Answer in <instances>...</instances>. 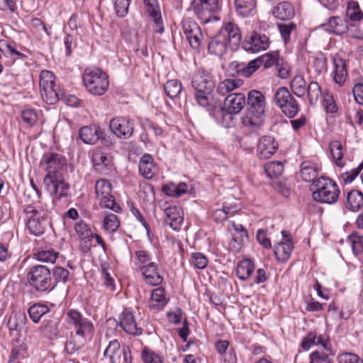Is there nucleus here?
<instances>
[{"label":"nucleus","mask_w":363,"mask_h":363,"mask_svg":"<svg viewBox=\"0 0 363 363\" xmlns=\"http://www.w3.org/2000/svg\"><path fill=\"white\" fill-rule=\"evenodd\" d=\"M245 116L242 118L245 126L259 127L262 125L266 113L264 95L258 90H251L247 94Z\"/></svg>","instance_id":"1"},{"label":"nucleus","mask_w":363,"mask_h":363,"mask_svg":"<svg viewBox=\"0 0 363 363\" xmlns=\"http://www.w3.org/2000/svg\"><path fill=\"white\" fill-rule=\"evenodd\" d=\"M311 189L313 191V199L320 203L334 204L338 201L340 194V190L335 182L323 176L313 182Z\"/></svg>","instance_id":"2"},{"label":"nucleus","mask_w":363,"mask_h":363,"mask_svg":"<svg viewBox=\"0 0 363 363\" xmlns=\"http://www.w3.org/2000/svg\"><path fill=\"white\" fill-rule=\"evenodd\" d=\"M82 80L86 91L94 96L104 95L109 86L107 74L98 67L86 68Z\"/></svg>","instance_id":"3"},{"label":"nucleus","mask_w":363,"mask_h":363,"mask_svg":"<svg viewBox=\"0 0 363 363\" xmlns=\"http://www.w3.org/2000/svg\"><path fill=\"white\" fill-rule=\"evenodd\" d=\"M191 84L195 89V99L197 103L206 107L209 104V96L215 86L212 77L204 71L196 72L191 79Z\"/></svg>","instance_id":"4"},{"label":"nucleus","mask_w":363,"mask_h":363,"mask_svg":"<svg viewBox=\"0 0 363 363\" xmlns=\"http://www.w3.org/2000/svg\"><path fill=\"white\" fill-rule=\"evenodd\" d=\"M27 279L29 284L38 292L53 290L51 270L45 265L37 264L31 267L27 274Z\"/></svg>","instance_id":"5"},{"label":"nucleus","mask_w":363,"mask_h":363,"mask_svg":"<svg viewBox=\"0 0 363 363\" xmlns=\"http://www.w3.org/2000/svg\"><path fill=\"white\" fill-rule=\"evenodd\" d=\"M274 102L289 118H294L300 111V106L286 87H279L274 94Z\"/></svg>","instance_id":"6"},{"label":"nucleus","mask_w":363,"mask_h":363,"mask_svg":"<svg viewBox=\"0 0 363 363\" xmlns=\"http://www.w3.org/2000/svg\"><path fill=\"white\" fill-rule=\"evenodd\" d=\"M55 77L48 70L41 71L39 76V86L41 96L48 104H55L60 99V95L55 89Z\"/></svg>","instance_id":"7"},{"label":"nucleus","mask_w":363,"mask_h":363,"mask_svg":"<svg viewBox=\"0 0 363 363\" xmlns=\"http://www.w3.org/2000/svg\"><path fill=\"white\" fill-rule=\"evenodd\" d=\"M27 218V228L30 234L39 236L43 234L47 223L43 211L27 207L25 213Z\"/></svg>","instance_id":"8"},{"label":"nucleus","mask_w":363,"mask_h":363,"mask_svg":"<svg viewBox=\"0 0 363 363\" xmlns=\"http://www.w3.org/2000/svg\"><path fill=\"white\" fill-rule=\"evenodd\" d=\"M43 182L46 190L57 199L60 200L67 196L69 185L59 174H46Z\"/></svg>","instance_id":"9"},{"label":"nucleus","mask_w":363,"mask_h":363,"mask_svg":"<svg viewBox=\"0 0 363 363\" xmlns=\"http://www.w3.org/2000/svg\"><path fill=\"white\" fill-rule=\"evenodd\" d=\"M66 321L75 328L77 335L84 337L94 330L93 323L76 309L67 311Z\"/></svg>","instance_id":"10"},{"label":"nucleus","mask_w":363,"mask_h":363,"mask_svg":"<svg viewBox=\"0 0 363 363\" xmlns=\"http://www.w3.org/2000/svg\"><path fill=\"white\" fill-rule=\"evenodd\" d=\"M183 33L190 46L195 50L199 49L203 39L201 28L191 18H185L182 21Z\"/></svg>","instance_id":"11"},{"label":"nucleus","mask_w":363,"mask_h":363,"mask_svg":"<svg viewBox=\"0 0 363 363\" xmlns=\"http://www.w3.org/2000/svg\"><path fill=\"white\" fill-rule=\"evenodd\" d=\"M91 161L94 169L102 175L109 174L113 169L112 157L101 148H96L93 150Z\"/></svg>","instance_id":"12"},{"label":"nucleus","mask_w":363,"mask_h":363,"mask_svg":"<svg viewBox=\"0 0 363 363\" xmlns=\"http://www.w3.org/2000/svg\"><path fill=\"white\" fill-rule=\"evenodd\" d=\"M269 37L265 34L256 31L247 35L242 43V48L244 50L252 53L265 50L269 48Z\"/></svg>","instance_id":"13"},{"label":"nucleus","mask_w":363,"mask_h":363,"mask_svg":"<svg viewBox=\"0 0 363 363\" xmlns=\"http://www.w3.org/2000/svg\"><path fill=\"white\" fill-rule=\"evenodd\" d=\"M111 131L120 139L130 138L134 132V124L126 117H116L110 121Z\"/></svg>","instance_id":"14"},{"label":"nucleus","mask_w":363,"mask_h":363,"mask_svg":"<svg viewBox=\"0 0 363 363\" xmlns=\"http://www.w3.org/2000/svg\"><path fill=\"white\" fill-rule=\"evenodd\" d=\"M66 164L65 157L52 152L45 153L40 163V165L48 172L47 174H58L57 171Z\"/></svg>","instance_id":"15"},{"label":"nucleus","mask_w":363,"mask_h":363,"mask_svg":"<svg viewBox=\"0 0 363 363\" xmlns=\"http://www.w3.org/2000/svg\"><path fill=\"white\" fill-rule=\"evenodd\" d=\"M191 8L198 16L205 21L209 18L211 13L218 10V0H192Z\"/></svg>","instance_id":"16"},{"label":"nucleus","mask_w":363,"mask_h":363,"mask_svg":"<svg viewBox=\"0 0 363 363\" xmlns=\"http://www.w3.org/2000/svg\"><path fill=\"white\" fill-rule=\"evenodd\" d=\"M218 33L223 35L232 50H236L239 47L242 35L238 26L235 23L230 21L224 23Z\"/></svg>","instance_id":"17"},{"label":"nucleus","mask_w":363,"mask_h":363,"mask_svg":"<svg viewBox=\"0 0 363 363\" xmlns=\"http://www.w3.org/2000/svg\"><path fill=\"white\" fill-rule=\"evenodd\" d=\"M118 319V325L126 333L135 336L143 333L142 328L138 326L135 316L130 309L125 308Z\"/></svg>","instance_id":"18"},{"label":"nucleus","mask_w":363,"mask_h":363,"mask_svg":"<svg viewBox=\"0 0 363 363\" xmlns=\"http://www.w3.org/2000/svg\"><path fill=\"white\" fill-rule=\"evenodd\" d=\"M278 147V143L273 137L263 136L257 143V155L260 159H267L277 152Z\"/></svg>","instance_id":"19"},{"label":"nucleus","mask_w":363,"mask_h":363,"mask_svg":"<svg viewBox=\"0 0 363 363\" xmlns=\"http://www.w3.org/2000/svg\"><path fill=\"white\" fill-rule=\"evenodd\" d=\"M349 20L347 18L340 16H332L328 19L327 23L320 26L327 32L337 35L346 33L348 30Z\"/></svg>","instance_id":"20"},{"label":"nucleus","mask_w":363,"mask_h":363,"mask_svg":"<svg viewBox=\"0 0 363 363\" xmlns=\"http://www.w3.org/2000/svg\"><path fill=\"white\" fill-rule=\"evenodd\" d=\"M143 1L147 12L154 21L155 31L162 34L164 32V26L157 0H143Z\"/></svg>","instance_id":"21"},{"label":"nucleus","mask_w":363,"mask_h":363,"mask_svg":"<svg viewBox=\"0 0 363 363\" xmlns=\"http://www.w3.org/2000/svg\"><path fill=\"white\" fill-rule=\"evenodd\" d=\"M164 221L169 225L174 230L180 229L184 220L183 211L179 206H169L164 208Z\"/></svg>","instance_id":"22"},{"label":"nucleus","mask_w":363,"mask_h":363,"mask_svg":"<svg viewBox=\"0 0 363 363\" xmlns=\"http://www.w3.org/2000/svg\"><path fill=\"white\" fill-rule=\"evenodd\" d=\"M333 63L334 66L333 80L337 84L342 86L348 76L346 60L336 54L333 57Z\"/></svg>","instance_id":"23"},{"label":"nucleus","mask_w":363,"mask_h":363,"mask_svg":"<svg viewBox=\"0 0 363 363\" xmlns=\"http://www.w3.org/2000/svg\"><path fill=\"white\" fill-rule=\"evenodd\" d=\"M245 104L246 97L244 94L233 93L227 95L225 99L224 106L223 108H224L225 110L237 114L242 110Z\"/></svg>","instance_id":"24"},{"label":"nucleus","mask_w":363,"mask_h":363,"mask_svg":"<svg viewBox=\"0 0 363 363\" xmlns=\"http://www.w3.org/2000/svg\"><path fill=\"white\" fill-rule=\"evenodd\" d=\"M255 61H250L247 65L237 61H233L228 67V72L233 77L242 76L250 77L255 72Z\"/></svg>","instance_id":"25"},{"label":"nucleus","mask_w":363,"mask_h":363,"mask_svg":"<svg viewBox=\"0 0 363 363\" xmlns=\"http://www.w3.org/2000/svg\"><path fill=\"white\" fill-rule=\"evenodd\" d=\"M140 270L144 276L145 281L150 285L157 286L160 284L162 281V277L159 274L157 265L155 262H150L143 265Z\"/></svg>","instance_id":"26"},{"label":"nucleus","mask_w":363,"mask_h":363,"mask_svg":"<svg viewBox=\"0 0 363 363\" xmlns=\"http://www.w3.org/2000/svg\"><path fill=\"white\" fill-rule=\"evenodd\" d=\"M138 169L140 174L147 179H151L155 174L156 166L154 159L150 154L143 155L139 161Z\"/></svg>","instance_id":"27"},{"label":"nucleus","mask_w":363,"mask_h":363,"mask_svg":"<svg viewBox=\"0 0 363 363\" xmlns=\"http://www.w3.org/2000/svg\"><path fill=\"white\" fill-rule=\"evenodd\" d=\"M60 320L57 318L44 320L40 327V331L43 336L48 339L57 338L59 336Z\"/></svg>","instance_id":"28"},{"label":"nucleus","mask_w":363,"mask_h":363,"mask_svg":"<svg viewBox=\"0 0 363 363\" xmlns=\"http://www.w3.org/2000/svg\"><path fill=\"white\" fill-rule=\"evenodd\" d=\"M100 128L96 125H86L79 130V137L85 144L94 145L100 138Z\"/></svg>","instance_id":"29"},{"label":"nucleus","mask_w":363,"mask_h":363,"mask_svg":"<svg viewBox=\"0 0 363 363\" xmlns=\"http://www.w3.org/2000/svg\"><path fill=\"white\" fill-rule=\"evenodd\" d=\"M272 15L277 19L287 21L294 16V9L292 4L288 1L278 3L272 9Z\"/></svg>","instance_id":"30"},{"label":"nucleus","mask_w":363,"mask_h":363,"mask_svg":"<svg viewBox=\"0 0 363 363\" xmlns=\"http://www.w3.org/2000/svg\"><path fill=\"white\" fill-rule=\"evenodd\" d=\"M227 45V41L223 38V35H220L218 33L216 36L212 38L211 41L208 43V52L211 55L221 57L226 52Z\"/></svg>","instance_id":"31"},{"label":"nucleus","mask_w":363,"mask_h":363,"mask_svg":"<svg viewBox=\"0 0 363 363\" xmlns=\"http://www.w3.org/2000/svg\"><path fill=\"white\" fill-rule=\"evenodd\" d=\"M236 12L242 17L253 16L256 13V0H235Z\"/></svg>","instance_id":"32"},{"label":"nucleus","mask_w":363,"mask_h":363,"mask_svg":"<svg viewBox=\"0 0 363 363\" xmlns=\"http://www.w3.org/2000/svg\"><path fill=\"white\" fill-rule=\"evenodd\" d=\"M167 301L165 297V290L158 287L152 291L149 307L154 311H160L166 306Z\"/></svg>","instance_id":"33"},{"label":"nucleus","mask_w":363,"mask_h":363,"mask_svg":"<svg viewBox=\"0 0 363 363\" xmlns=\"http://www.w3.org/2000/svg\"><path fill=\"white\" fill-rule=\"evenodd\" d=\"M346 208L356 212L363 208V194L358 190H351L347 193Z\"/></svg>","instance_id":"34"},{"label":"nucleus","mask_w":363,"mask_h":363,"mask_svg":"<svg viewBox=\"0 0 363 363\" xmlns=\"http://www.w3.org/2000/svg\"><path fill=\"white\" fill-rule=\"evenodd\" d=\"M300 175L306 182H312L311 188H313V182L317 180L318 172L311 162L305 161L301 164Z\"/></svg>","instance_id":"35"},{"label":"nucleus","mask_w":363,"mask_h":363,"mask_svg":"<svg viewBox=\"0 0 363 363\" xmlns=\"http://www.w3.org/2000/svg\"><path fill=\"white\" fill-rule=\"evenodd\" d=\"M293 249L294 242H279L274 245V252L279 262H286L289 259Z\"/></svg>","instance_id":"36"},{"label":"nucleus","mask_w":363,"mask_h":363,"mask_svg":"<svg viewBox=\"0 0 363 363\" xmlns=\"http://www.w3.org/2000/svg\"><path fill=\"white\" fill-rule=\"evenodd\" d=\"M123 354V349L121 350V345L117 340L109 342V344L104 351L105 357H108L111 363H120Z\"/></svg>","instance_id":"37"},{"label":"nucleus","mask_w":363,"mask_h":363,"mask_svg":"<svg viewBox=\"0 0 363 363\" xmlns=\"http://www.w3.org/2000/svg\"><path fill=\"white\" fill-rule=\"evenodd\" d=\"M26 322V313L23 311H17L11 313L7 325L10 330L21 331L25 328Z\"/></svg>","instance_id":"38"},{"label":"nucleus","mask_w":363,"mask_h":363,"mask_svg":"<svg viewBox=\"0 0 363 363\" xmlns=\"http://www.w3.org/2000/svg\"><path fill=\"white\" fill-rule=\"evenodd\" d=\"M255 264L250 259H243L238 264L236 274L239 279L247 280L253 273Z\"/></svg>","instance_id":"39"},{"label":"nucleus","mask_w":363,"mask_h":363,"mask_svg":"<svg viewBox=\"0 0 363 363\" xmlns=\"http://www.w3.org/2000/svg\"><path fill=\"white\" fill-rule=\"evenodd\" d=\"M242 84L243 81L240 79H226L218 84L216 91L219 95L224 96Z\"/></svg>","instance_id":"40"},{"label":"nucleus","mask_w":363,"mask_h":363,"mask_svg":"<svg viewBox=\"0 0 363 363\" xmlns=\"http://www.w3.org/2000/svg\"><path fill=\"white\" fill-rule=\"evenodd\" d=\"M50 311V308L42 303H35L30 306L28 309V313L30 318L33 323H39L43 315L48 313Z\"/></svg>","instance_id":"41"},{"label":"nucleus","mask_w":363,"mask_h":363,"mask_svg":"<svg viewBox=\"0 0 363 363\" xmlns=\"http://www.w3.org/2000/svg\"><path fill=\"white\" fill-rule=\"evenodd\" d=\"M280 57L277 52H272L270 53L264 54L255 60H252V61H255L257 63L255 64V71L261 66L267 69L269 68L272 66H275L277 62H279Z\"/></svg>","instance_id":"42"},{"label":"nucleus","mask_w":363,"mask_h":363,"mask_svg":"<svg viewBox=\"0 0 363 363\" xmlns=\"http://www.w3.org/2000/svg\"><path fill=\"white\" fill-rule=\"evenodd\" d=\"M329 148L335 164L339 167H343L345 162L343 147L339 140H333L330 143Z\"/></svg>","instance_id":"43"},{"label":"nucleus","mask_w":363,"mask_h":363,"mask_svg":"<svg viewBox=\"0 0 363 363\" xmlns=\"http://www.w3.org/2000/svg\"><path fill=\"white\" fill-rule=\"evenodd\" d=\"M234 114L233 112L225 110L223 107L213 111L216 120L226 128L233 125Z\"/></svg>","instance_id":"44"},{"label":"nucleus","mask_w":363,"mask_h":363,"mask_svg":"<svg viewBox=\"0 0 363 363\" xmlns=\"http://www.w3.org/2000/svg\"><path fill=\"white\" fill-rule=\"evenodd\" d=\"M52 276V284H54V289L57 285V284L60 282L66 283L68 281L69 277V272L62 267L55 266L52 268L51 271V277Z\"/></svg>","instance_id":"45"},{"label":"nucleus","mask_w":363,"mask_h":363,"mask_svg":"<svg viewBox=\"0 0 363 363\" xmlns=\"http://www.w3.org/2000/svg\"><path fill=\"white\" fill-rule=\"evenodd\" d=\"M164 90L170 99L177 98L182 91V83L177 79L169 80L164 84Z\"/></svg>","instance_id":"46"},{"label":"nucleus","mask_w":363,"mask_h":363,"mask_svg":"<svg viewBox=\"0 0 363 363\" xmlns=\"http://www.w3.org/2000/svg\"><path fill=\"white\" fill-rule=\"evenodd\" d=\"M306 82L301 75H296L291 82L290 86L293 93L299 98L305 96Z\"/></svg>","instance_id":"47"},{"label":"nucleus","mask_w":363,"mask_h":363,"mask_svg":"<svg viewBox=\"0 0 363 363\" xmlns=\"http://www.w3.org/2000/svg\"><path fill=\"white\" fill-rule=\"evenodd\" d=\"M0 51L4 55L9 54L11 56L16 55L19 58H24L26 55L17 50V45L6 40H0Z\"/></svg>","instance_id":"48"},{"label":"nucleus","mask_w":363,"mask_h":363,"mask_svg":"<svg viewBox=\"0 0 363 363\" xmlns=\"http://www.w3.org/2000/svg\"><path fill=\"white\" fill-rule=\"evenodd\" d=\"M306 91L310 104L315 105L322 95L320 85L318 82L312 81L308 85Z\"/></svg>","instance_id":"49"},{"label":"nucleus","mask_w":363,"mask_h":363,"mask_svg":"<svg viewBox=\"0 0 363 363\" xmlns=\"http://www.w3.org/2000/svg\"><path fill=\"white\" fill-rule=\"evenodd\" d=\"M95 191L97 199H100L103 196H108L111 194L112 186L108 181L104 179H100L96 182Z\"/></svg>","instance_id":"50"},{"label":"nucleus","mask_w":363,"mask_h":363,"mask_svg":"<svg viewBox=\"0 0 363 363\" xmlns=\"http://www.w3.org/2000/svg\"><path fill=\"white\" fill-rule=\"evenodd\" d=\"M59 253L53 249L43 250L34 254L35 259L40 262L53 264L58 257Z\"/></svg>","instance_id":"51"},{"label":"nucleus","mask_w":363,"mask_h":363,"mask_svg":"<svg viewBox=\"0 0 363 363\" xmlns=\"http://www.w3.org/2000/svg\"><path fill=\"white\" fill-rule=\"evenodd\" d=\"M264 169L267 176L270 178H277L284 171V165L281 162L273 161L264 165Z\"/></svg>","instance_id":"52"},{"label":"nucleus","mask_w":363,"mask_h":363,"mask_svg":"<svg viewBox=\"0 0 363 363\" xmlns=\"http://www.w3.org/2000/svg\"><path fill=\"white\" fill-rule=\"evenodd\" d=\"M40 196L36 194L35 192H31L30 190H26L24 192V205L23 211L26 213L27 207H32L35 209H38V203H40Z\"/></svg>","instance_id":"53"},{"label":"nucleus","mask_w":363,"mask_h":363,"mask_svg":"<svg viewBox=\"0 0 363 363\" xmlns=\"http://www.w3.org/2000/svg\"><path fill=\"white\" fill-rule=\"evenodd\" d=\"M352 252L355 255H357L363 251V235H359L357 233H352L347 237Z\"/></svg>","instance_id":"54"},{"label":"nucleus","mask_w":363,"mask_h":363,"mask_svg":"<svg viewBox=\"0 0 363 363\" xmlns=\"http://www.w3.org/2000/svg\"><path fill=\"white\" fill-rule=\"evenodd\" d=\"M120 225L118 217L113 213L106 215L103 220L104 229L109 233L116 232Z\"/></svg>","instance_id":"55"},{"label":"nucleus","mask_w":363,"mask_h":363,"mask_svg":"<svg viewBox=\"0 0 363 363\" xmlns=\"http://www.w3.org/2000/svg\"><path fill=\"white\" fill-rule=\"evenodd\" d=\"M141 359L144 363H162L163 357L147 347H145L141 353Z\"/></svg>","instance_id":"56"},{"label":"nucleus","mask_w":363,"mask_h":363,"mask_svg":"<svg viewBox=\"0 0 363 363\" xmlns=\"http://www.w3.org/2000/svg\"><path fill=\"white\" fill-rule=\"evenodd\" d=\"M327 57L323 52H319L313 57V67L317 74L319 75L327 70Z\"/></svg>","instance_id":"57"},{"label":"nucleus","mask_w":363,"mask_h":363,"mask_svg":"<svg viewBox=\"0 0 363 363\" xmlns=\"http://www.w3.org/2000/svg\"><path fill=\"white\" fill-rule=\"evenodd\" d=\"M74 230L77 235L81 239L93 238L94 236L89 225L82 220H80L75 223Z\"/></svg>","instance_id":"58"},{"label":"nucleus","mask_w":363,"mask_h":363,"mask_svg":"<svg viewBox=\"0 0 363 363\" xmlns=\"http://www.w3.org/2000/svg\"><path fill=\"white\" fill-rule=\"evenodd\" d=\"M99 199L101 207L111 209L116 213L121 211L120 205L116 201L115 198L111 194L108 196H103Z\"/></svg>","instance_id":"59"},{"label":"nucleus","mask_w":363,"mask_h":363,"mask_svg":"<svg viewBox=\"0 0 363 363\" xmlns=\"http://www.w3.org/2000/svg\"><path fill=\"white\" fill-rule=\"evenodd\" d=\"M208 259L201 252H194L191 254L190 263L199 269H203L208 265Z\"/></svg>","instance_id":"60"},{"label":"nucleus","mask_w":363,"mask_h":363,"mask_svg":"<svg viewBox=\"0 0 363 363\" xmlns=\"http://www.w3.org/2000/svg\"><path fill=\"white\" fill-rule=\"evenodd\" d=\"M347 16L352 21H359L363 18V13L360 11L357 3H352L348 5Z\"/></svg>","instance_id":"61"},{"label":"nucleus","mask_w":363,"mask_h":363,"mask_svg":"<svg viewBox=\"0 0 363 363\" xmlns=\"http://www.w3.org/2000/svg\"><path fill=\"white\" fill-rule=\"evenodd\" d=\"M338 363H363L357 354L352 352H343L337 356Z\"/></svg>","instance_id":"62"},{"label":"nucleus","mask_w":363,"mask_h":363,"mask_svg":"<svg viewBox=\"0 0 363 363\" xmlns=\"http://www.w3.org/2000/svg\"><path fill=\"white\" fill-rule=\"evenodd\" d=\"M359 23H348V30L347 33L348 36L354 39H363V29L360 28Z\"/></svg>","instance_id":"63"},{"label":"nucleus","mask_w":363,"mask_h":363,"mask_svg":"<svg viewBox=\"0 0 363 363\" xmlns=\"http://www.w3.org/2000/svg\"><path fill=\"white\" fill-rule=\"evenodd\" d=\"M310 363H332L328 354L319 351H314L310 355Z\"/></svg>","instance_id":"64"}]
</instances>
